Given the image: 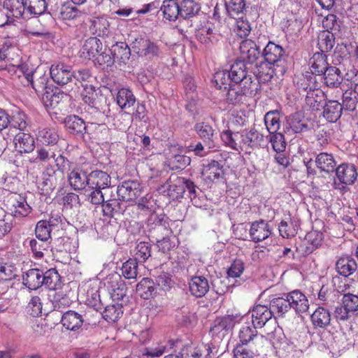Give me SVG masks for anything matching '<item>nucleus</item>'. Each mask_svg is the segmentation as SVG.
<instances>
[{"mask_svg":"<svg viewBox=\"0 0 358 358\" xmlns=\"http://www.w3.org/2000/svg\"><path fill=\"white\" fill-rule=\"evenodd\" d=\"M358 312V295L344 293L341 303L335 308L334 316L338 323L348 321Z\"/></svg>","mask_w":358,"mask_h":358,"instance_id":"nucleus-1","label":"nucleus"},{"mask_svg":"<svg viewBox=\"0 0 358 358\" xmlns=\"http://www.w3.org/2000/svg\"><path fill=\"white\" fill-rule=\"evenodd\" d=\"M224 169L221 162L212 159L203 165L201 177L208 185L219 182L224 178Z\"/></svg>","mask_w":358,"mask_h":358,"instance_id":"nucleus-2","label":"nucleus"},{"mask_svg":"<svg viewBox=\"0 0 358 358\" xmlns=\"http://www.w3.org/2000/svg\"><path fill=\"white\" fill-rule=\"evenodd\" d=\"M214 345L213 343H190L185 345L180 351L182 358H201L210 357L213 352Z\"/></svg>","mask_w":358,"mask_h":358,"instance_id":"nucleus-3","label":"nucleus"},{"mask_svg":"<svg viewBox=\"0 0 358 358\" xmlns=\"http://www.w3.org/2000/svg\"><path fill=\"white\" fill-rule=\"evenodd\" d=\"M132 50L140 57L149 59L158 57L160 53L158 45L148 38H136L132 43Z\"/></svg>","mask_w":358,"mask_h":358,"instance_id":"nucleus-4","label":"nucleus"},{"mask_svg":"<svg viewBox=\"0 0 358 358\" xmlns=\"http://www.w3.org/2000/svg\"><path fill=\"white\" fill-rule=\"evenodd\" d=\"M143 187L138 180H125L117 187V194L125 201H135L142 193Z\"/></svg>","mask_w":358,"mask_h":358,"instance_id":"nucleus-5","label":"nucleus"},{"mask_svg":"<svg viewBox=\"0 0 358 358\" xmlns=\"http://www.w3.org/2000/svg\"><path fill=\"white\" fill-rule=\"evenodd\" d=\"M238 343L252 345L256 348H262L266 341L263 335L257 334V328L254 325L243 326L238 332Z\"/></svg>","mask_w":358,"mask_h":358,"instance_id":"nucleus-6","label":"nucleus"},{"mask_svg":"<svg viewBox=\"0 0 358 358\" xmlns=\"http://www.w3.org/2000/svg\"><path fill=\"white\" fill-rule=\"evenodd\" d=\"M50 73L53 81L58 85H64L72 82V67L65 63L58 62L52 64Z\"/></svg>","mask_w":358,"mask_h":358,"instance_id":"nucleus-7","label":"nucleus"},{"mask_svg":"<svg viewBox=\"0 0 358 358\" xmlns=\"http://www.w3.org/2000/svg\"><path fill=\"white\" fill-rule=\"evenodd\" d=\"M63 180L57 176L55 170L52 167H47L43 171L41 180L38 183L40 193L43 195L49 194Z\"/></svg>","mask_w":358,"mask_h":358,"instance_id":"nucleus-8","label":"nucleus"},{"mask_svg":"<svg viewBox=\"0 0 358 358\" xmlns=\"http://www.w3.org/2000/svg\"><path fill=\"white\" fill-rule=\"evenodd\" d=\"M7 208L15 217L27 216L31 211L26 199L19 194L12 195L7 201Z\"/></svg>","mask_w":358,"mask_h":358,"instance_id":"nucleus-9","label":"nucleus"},{"mask_svg":"<svg viewBox=\"0 0 358 358\" xmlns=\"http://www.w3.org/2000/svg\"><path fill=\"white\" fill-rule=\"evenodd\" d=\"M323 240V234L316 230L307 233L303 242L299 245L298 250L304 256L308 255L317 249Z\"/></svg>","mask_w":358,"mask_h":358,"instance_id":"nucleus-10","label":"nucleus"},{"mask_svg":"<svg viewBox=\"0 0 358 358\" xmlns=\"http://www.w3.org/2000/svg\"><path fill=\"white\" fill-rule=\"evenodd\" d=\"M286 294L290 308H293L296 313L301 314L308 310L309 301L302 291L296 289L286 293Z\"/></svg>","mask_w":358,"mask_h":358,"instance_id":"nucleus-11","label":"nucleus"},{"mask_svg":"<svg viewBox=\"0 0 358 358\" xmlns=\"http://www.w3.org/2000/svg\"><path fill=\"white\" fill-rule=\"evenodd\" d=\"M242 61L248 64L255 62L260 55V50L255 42L250 39L243 40L239 47Z\"/></svg>","mask_w":358,"mask_h":358,"instance_id":"nucleus-12","label":"nucleus"},{"mask_svg":"<svg viewBox=\"0 0 358 358\" xmlns=\"http://www.w3.org/2000/svg\"><path fill=\"white\" fill-rule=\"evenodd\" d=\"M271 228L270 224L265 220L253 222L250 229V236L255 243L261 242L270 236Z\"/></svg>","mask_w":358,"mask_h":358,"instance_id":"nucleus-13","label":"nucleus"},{"mask_svg":"<svg viewBox=\"0 0 358 358\" xmlns=\"http://www.w3.org/2000/svg\"><path fill=\"white\" fill-rule=\"evenodd\" d=\"M196 37L201 43L210 48L221 39L222 36L214 28L205 25L197 30Z\"/></svg>","mask_w":358,"mask_h":358,"instance_id":"nucleus-14","label":"nucleus"},{"mask_svg":"<svg viewBox=\"0 0 358 358\" xmlns=\"http://www.w3.org/2000/svg\"><path fill=\"white\" fill-rule=\"evenodd\" d=\"M85 134L100 143L106 142L110 135V129L106 124L87 122Z\"/></svg>","mask_w":358,"mask_h":358,"instance_id":"nucleus-15","label":"nucleus"},{"mask_svg":"<svg viewBox=\"0 0 358 358\" xmlns=\"http://www.w3.org/2000/svg\"><path fill=\"white\" fill-rule=\"evenodd\" d=\"M102 50V42L97 37H90L85 41L82 47L81 57L87 59H95Z\"/></svg>","mask_w":358,"mask_h":358,"instance_id":"nucleus-16","label":"nucleus"},{"mask_svg":"<svg viewBox=\"0 0 358 358\" xmlns=\"http://www.w3.org/2000/svg\"><path fill=\"white\" fill-rule=\"evenodd\" d=\"M270 308L264 305H257L252 310V322L256 328L263 327L272 318Z\"/></svg>","mask_w":358,"mask_h":358,"instance_id":"nucleus-17","label":"nucleus"},{"mask_svg":"<svg viewBox=\"0 0 358 358\" xmlns=\"http://www.w3.org/2000/svg\"><path fill=\"white\" fill-rule=\"evenodd\" d=\"M195 131L199 136L209 149L214 147L216 133L215 129L209 124L202 122H198L194 126Z\"/></svg>","mask_w":358,"mask_h":358,"instance_id":"nucleus-18","label":"nucleus"},{"mask_svg":"<svg viewBox=\"0 0 358 358\" xmlns=\"http://www.w3.org/2000/svg\"><path fill=\"white\" fill-rule=\"evenodd\" d=\"M110 185V176L103 171H93L88 174V187L103 189Z\"/></svg>","mask_w":358,"mask_h":358,"instance_id":"nucleus-19","label":"nucleus"},{"mask_svg":"<svg viewBox=\"0 0 358 358\" xmlns=\"http://www.w3.org/2000/svg\"><path fill=\"white\" fill-rule=\"evenodd\" d=\"M3 8L9 17L26 18V3L24 0H4Z\"/></svg>","mask_w":358,"mask_h":358,"instance_id":"nucleus-20","label":"nucleus"},{"mask_svg":"<svg viewBox=\"0 0 358 358\" xmlns=\"http://www.w3.org/2000/svg\"><path fill=\"white\" fill-rule=\"evenodd\" d=\"M189 288L191 294L197 297L204 296L209 291V283L206 278L203 276H194L189 282Z\"/></svg>","mask_w":358,"mask_h":358,"instance_id":"nucleus-21","label":"nucleus"},{"mask_svg":"<svg viewBox=\"0 0 358 358\" xmlns=\"http://www.w3.org/2000/svg\"><path fill=\"white\" fill-rule=\"evenodd\" d=\"M336 174L338 180L345 185H352L357 177L355 166L352 164H341L336 169Z\"/></svg>","mask_w":358,"mask_h":358,"instance_id":"nucleus-22","label":"nucleus"},{"mask_svg":"<svg viewBox=\"0 0 358 358\" xmlns=\"http://www.w3.org/2000/svg\"><path fill=\"white\" fill-rule=\"evenodd\" d=\"M43 271L38 268L28 270L22 276L23 284L29 289L35 290L43 285Z\"/></svg>","mask_w":358,"mask_h":358,"instance_id":"nucleus-23","label":"nucleus"},{"mask_svg":"<svg viewBox=\"0 0 358 358\" xmlns=\"http://www.w3.org/2000/svg\"><path fill=\"white\" fill-rule=\"evenodd\" d=\"M14 143L16 150L20 153H29L35 148L34 138L29 134L24 132H19L15 135Z\"/></svg>","mask_w":358,"mask_h":358,"instance_id":"nucleus-24","label":"nucleus"},{"mask_svg":"<svg viewBox=\"0 0 358 358\" xmlns=\"http://www.w3.org/2000/svg\"><path fill=\"white\" fill-rule=\"evenodd\" d=\"M308 129V124L303 115L299 112L294 113L287 117L286 129L294 134L303 132Z\"/></svg>","mask_w":358,"mask_h":358,"instance_id":"nucleus-25","label":"nucleus"},{"mask_svg":"<svg viewBox=\"0 0 358 358\" xmlns=\"http://www.w3.org/2000/svg\"><path fill=\"white\" fill-rule=\"evenodd\" d=\"M357 268V264L350 256L341 257L336 263V270L344 277H348L354 273Z\"/></svg>","mask_w":358,"mask_h":358,"instance_id":"nucleus-26","label":"nucleus"},{"mask_svg":"<svg viewBox=\"0 0 358 358\" xmlns=\"http://www.w3.org/2000/svg\"><path fill=\"white\" fill-rule=\"evenodd\" d=\"M83 316L74 310H68L65 312L61 320V322L67 330L76 331L80 329L83 324Z\"/></svg>","mask_w":358,"mask_h":358,"instance_id":"nucleus-27","label":"nucleus"},{"mask_svg":"<svg viewBox=\"0 0 358 358\" xmlns=\"http://www.w3.org/2000/svg\"><path fill=\"white\" fill-rule=\"evenodd\" d=\"M324 76V83L329 87L337 88L343 81L341 70L334 66H329L322 73Z\"/></svg>","mask_w":358,"mask_h":358,"instance_id":"nucleus-28","label":"nucleus"},{"mask_svg":"<svg viewBox=\"0 0 358 358\" xmlns=\"http://www.w3.org/2000/svg\"><path fill=\"white\" fill-rule=\"evenodd\" d=\"M69 181L75 190H82L88 186V175L80 169H74L69 175Z\"/></svg>","mask_w":358,"mask_h":358,"instance_id":"nucleus-29","label":"nucleus"},{"mask_svg":"<svg viewBox=\"0 0 358 358\" xmlns=\"http://www.w3.org/2000/svg\"><path fill=\"white\" fill-rule=\"evenodd\" d=\"M273 66L274 64L265 60L260 62L259 64L256 65L254 72L255 78H257L260 83L270 81L275 73Z\"/></svg>","mask_w":358,"mask_h":358,"instance_id":"nucleus-30","label":"nucleus"},{"mask_svg":"<svg viewBox=\"0 0 358 358\" xmlns=\"http://www.w3.org/2000/svg\"><path fill=\"white\" fill-rule=\"evenodd\" d=\"M243 131V146L245 152H250V150L258 148L263 141V136L259 133L255 128L250 130L244 129Z\"/></svg>","mask_w":358,"mask_h":358,"instance_id":"nucleus-31","label":"nucleus"},{"mask_svg":"<svg viewBox=\"0 0 358 358\" xmlns=\"http://www.w3.org/2000/svg\"><path fill=\"white\" fill-rule=\"evenodd\" d=\"M343 106L335 100H329L324 106L323 116L329 122H336L341 116Z\"/></svg>","mask_w":358,"mask_h":358,"instance_id":"nucleus-32","label":"nucleus"},{"mask_svg":"<svg viewBox=\"0 0 358 358\" xmlns=\"http://www.w3.org/2000/svg\"><path fill=\"white\" fill-rule=\"evenodd\" d=\"M64 126L66 130L73 134H85L87 124L77 115H69L65 118Z\"/></svg>","mask_w":358,"mask_h":358,"instance_id":"nucleus-33","label":"nucleus"},{"mask_svg":"<svg viewBox=\"0 0 358 358\" xmlns=\"http://www.w3.org/2000/svg\"><path fill=\"white\" fill-rule=\"evenodd\" d=\"M282 48L273 42H269L264 50V60L275 65L283 56Z\"/></svg>","mask_w":358,"mask_h":358,"instance_id":"nucleus-34","label":"nucleus"},{"mask_svg":"<svg viewBox=\"0 0 358 358\" xmlns=\"http://www.w3.org/2000/svg\"><path fill=\"white\" fill-rule=\"evenodd\" d=\"M283 296L274 297L270 301L269 308L273 315L282 316L290 309V305L287 298V294H284Z\"/></svg>","mask_w":358,"mask_h":358,"instance_id":"nucleus-35","label":"nucleus"},{"mask_svg":"<svg viewBox=\"0 0 358 358\" xmlns=\"http://www.w3.org/2000/svg\"><path fill=\"white\" fill-rule=\"evenodd\" d=\"M313 73L322 75L329 64L327 62V57L323 52H315L309 60Z\"/></svg>","mask_w":358,"mask_h":358,"instance_id":"nucleus-36","label":"nucleus"},{"mask_svg":"<svg viewBox=\"0 0 358 358\" xmlns=\"http://www.w3.org/2000/svg\"><path fill=\"white\" fill-rule=\"evenodd\" d=\"M310 319L315 327L325 328L330 324L331 314L327 309L318 307L311 315Z\"/></svg>","mask_w":358,"mask_h":358,"instance_id":"nucleus-37","label":"nucleus"},{"mask_svg":"<svg viewBox=\"0 0 358 358\" xmlns=\"http://www.w3.org/2000/svg\"><path fill=\"white\" fill-rule=\"evenodd\" d=\"M315 164L322 171L327 173L333 172L335 170L336 162L331 154L321 152L316 157Z\"/></svg>","mask_w":358,"mask_h":358,"instance_id":"nucleus-38","label":"nucleus"},{"mask_svg":"<svg viewBox=\"0 0 358 358\" xmlns=\"http://www.w3.org/2000/svg\"><path fill=\"white\" fill-rule=\"evenodd\" d=\"M229 73L232 78V81L234 83H238L241 80H243L245 78H248L250 76L248 75V67L246 62L241 59H236L235 61V62L231 66Z\"/></svg>","mask_w":358,"mask_h":358,"instance_id":"nucleus-39","label":"nucleus"},{"mask_svg":"<svg viewBox=\"0 0 358 358\" xmlns=\"http://www.w3.org/2000/svg\"><path fill=\"white\" fill-rule=\"evenodd\" d=\"M90 30L93 34L101 38L107 37L110 34V23L105 17H95L92 21Z\"/></svg>","mask_w":358,"mask_h":358,"instance_id":"nucleus-40","label":"nucleus"},{"mask_svg":"<svg viewBox=\"0 0 358 358\" xmlns=\"http://www.w3.org/2000/svg\"><path fill=\"white\" fill-rule=\"evenodd\" d=\"M238 85L241 88L243 94L248 98L255 96L261 87L259 81L252 76L245 78Z\"/></svg>","mask_w":358,"mask_h":358,"instance_id":"nucleus-41","label":"nucleus"},{"mask_svg":"<svg viewBox=\"0 0 358 358\" xmlns=\"http://www.w3.org/2000/svg\"><path fill=\"white\" fill-rule=\"evenodd\" d=\"M36 136L38 141L46 145H55L59 140V135L53 128L39 129Z\"/></svg>","mask_w":358,"mask_h":358,"instance_id":"nucleus-42","label":"nucleus"},{"mask_svg":"<svg viewBox=\"0 0 358 358\" xmlns=\"http://www.w3.org/2000/svg\"><path fill=\"white\" fill-rule=\"evenodd\" d=\"M160 9L164 17L169 21H175L180 15L179 3L176 0H164Z\"/></svg>","mask_w":358,"mask_h":358,"instance_id":"nucleus-43","label":"nucleus"},{"mask_svg":"<svg viewBox=\"0 0 358 358\" xmlns=\"http://www.w3.org/2000/svg\"><path fill=\"white\" fill-rule=\"evenodd\" d=\"M108 52L113 55L115 62L124 63L130 57L131 50L125 42H117Z\"/></svg>","mask_w":358,"mask_h":358,"instance_id":"nucleus-44","label":"nucleus"},{"mask_svg":"<svg viewBox=\"0 0 358 358\" xmlns=\"http://www.w3.org/2000/svg\"><path fill=\"white\" fill-rule=\"evenodd\" d=\"M260 348L252 345L237 343L233 350L234 358H254L258 355Z\"/></svg>","mask_w":358,"mask_h":358,"instance_id":"nucleus-45","label":"nucleus"},{"mask_svg":"<svg viewBox=\"0 0 358 358\" xmlns=\"http://www.w3.org/2000/svg\"><path fill=\"white\" fill-rule=\"evenodd\" d=\"M323 101L324 94L320 91H310L306 97V106L313 111H317L324 108Z\"/></svg>","mask_w":358,"mask_h":358,"instance_id":"nucleus-46","label":"nucleus"},{"mask_svg":"<svg viewBox=\"0 0 358 358\" xmlns=\"http://www.w3.org/2000/svg\"><path fill=\"white\" fill-rule=\"evenodd\" d=\"M136 289L142 299H148L155 294V283L152 279L144 278L137 284Z\"/></svg>","mask_w":358,"mask_h":358,"instance_id":"nucleus-47","label":"nucleus"},{"mask_svg":"<svg viewBox=\"0 0 358 358\" xmlns=\"http://www.w3.org/2000/svg\"><path fill=\"white\" fill-rule=\"evenodd\" d=\"M44 285L50 290H57L61 286V277L55 268H51L43 273L41 278Z\"/></svg>","mask_w":358,"mask_h":358,"instance_id":"nucleus-48","label":"nucleus"},{"mask_svg":"<svg viewBox=\"0 0 358 358\" xmlns=\"http://www.w3.org/2000/svg\"><path fill=\"white\" fill-rule=\"evenodd\" d=\"M116 101L120 108L126 109L134 106L136 102V98L131 90L127 88H122L117 92Z\"/></svg>","mask_w":358,"mask_h":358,"instance_id":"nucleus-49","label":"nucleus"},{"mask_svg":"<svg viewBox=\"0 0 358 358\" xmlns=\"http://www.w3.org/2000/svg\"><path fill=\"white\" fill-rule=\"evenodd\" d=\"M227 90L226 99L229 103L237 105L247 101L248 97L243 94V91L238 83L233 84Z\"/></svg>","mask_w":358,"mask_h":358,"instance_id":"nucleus-50","label":"nucleus"},{"mask_svg":"<svg viewBox=\"0 0 358 358\" xmlns=\"http://www.w3.org/2000/svg\"><path fill=\"white\" fill-rule=\"evenodd\" d=\"M232 78L229 71L220 70L215 72L213 83L216 88L227 90L232 85Z\"/></svg>","mask_w":358,"mask_h":358,"instance_id":"nucleus-51","label":"nucleus"},{"mask_svg":"<svg viewBox=\"0 0 358 358\" xmlns=\"http://www.w3.org/2000/svg\"><path fill=\"white\" fill-rule=\"evenodd\" d=\"M178 3L180 15L183 18L195 15L200 9L199 5L194 0H181Z\"/></svg>","mask_w":358,"mask_h":358,"instance_id":"nucleus-52","label":"nucleus"},{"mask_svg":"<svg viewBox=\"0 0 358 358\" xmlns=\"http://www.w3.org/2000/svg\"><path fill=\"white\" fill-rule=\"evenodd\" d=\"M26 16L41 15L44 13L47 9V3L45 0H26Z\"/></svg>","mask_w":358,"mask_h":358,"instance_id":"nucleus-53","label":"nucleus"},{"mask_svg":"<svg viewBox=\"0 0 358 358\" xmlns=\"http://www.w3.org/2000/svg\"><path fill=\"white\" fill-rule=\"evenodd\" d=\"M335 44L334 34L331 31H322L320 34L317 40V47L321 52L331 51Z\"/></svg>","mask_w":358,"mask_h":358,"instance_id":"nucleus-54","label":"nucleus"},{"mask_svg":"<svg viewBox=\"0 0 358 358\" xmlns=\"http://www.w3.org/2000/svg\"><path fill=\"white\" fill-rule=\"evenodd\" d=\"M123 314V307L120 304L108 305L102 313L103 318L108 322H115Z\"/></svg>","mask_w":358,"mask_h":358,"instance_id":"nucleus-55","label":"nucleus"},{"mask_svg":"<svg viewBox=\"0 0 358 358\" xmlns=\"http://www.w3.org/2000/svg\"><path fill=\"white\" fill-rule=\"evenodd\" d=\"M151 256V245L148 242L142 241L135 248L134 258L138 262H145Z\"/></svg>","mask_w":358,"mask_h":358,"instance_id":"nucleus-56","label":"nucleus"},{"mask_svg":"<svg viewBox=\"0 0 358 358\" xmlns=\"http://www.w3.org/2000/svg\"><path fill=\"white\" fill-rule=\"evenodd\" d=\"M278 230L280 236L287 238L294 236L297 233L294 221L290 217L281 220L278 225Z\"/></svg>","mask_w":358,"mask_h":358,"instance_id":"nucleus-57","label":"nucleus"},{"mask_svg":"<svg viewBox=\"0 0 358 358\" xmlns=\"http://www.w3.org/2000/svg\"><path fill=\"white\" fill-rule=\"evenodd\" d=\"M264 123L269 134L278 132L280 127L278 114L275 111H269L264 116Z\"/></svg>","mask_w":358,"mask_h":358,"instance_id":"nucleus-58","label":"nucleus"},{"mask_svg":"<svg viewBox=\"0 0 358 358\" xmlns=\"http://www.w3.org/2000/svg\"><path fill=\"white\" fill-rule=\"evenodd\" d=\"M358 103V92L355 90H347L343 94V109L353 111Z\"/></svg>","mask_w":358,"mask_h":358,"instance_id":"nucleus-59","label":"nucleus"},{"mask_svg":"<svg viewBox=\"0 0 358 358\" xmlns=\"http://www.w3.org/2000/svg\"><path fill=\"white\" fill-rule=\"evenodd\" d=\"M51 227L47 220H40L35 227V234L39 241H47L51 238Z\"/></svg>","mask_w":358,"mask_h":358,"instance_id":"nucleus-60","label":"nucleus"},{"mask_svg":"<svg viewBox=\"0 0 358 358\" xmlns=\"http://www.w3.org/2000/svg\"><path fill=\"white\" fill-rule=\"evenodd\" d=\"M38 72L36 71L34 74L31 81H29L27 83H24V85H30L36 92H41L47 88L48 77L45 74L38 75Z\"/></svg>","mask_w":358,"mask_h":358,"instance_id":"nucleus-61","label":"nucleus"},{"mask_svg":"<svg viewBox=\"0 0 358 358\" xmlns=\"http://www.w3.org/2000/svg\"><path fill=\"white\" fill-rule=\"evenodd\" d=\"M122 275L126 279H135L138 274V262L134 259H129L122 266Z\"/></svg>","mask_w":358,"mask_h":358,"instance_id":"nucleus-62","label":"nucleus"},{"mask_svg":"<svg viewBox=\"0 0 358 358\" xmlns=\"http://www.w3.org/2000/svg\"><path fill=\"white\" fill-rule=\"evenodd\" d=\"M132 122V117L127 112L119 113L114 118L113 124L120 131H125L129 128Z\"/></svg>","mask_w":358,"mask_h":358,"instance_id":"nucleus-63","label":"nucleus"},{"mask_svg":"<svg viewBox=\"0 0 358 358\" xmlns=\"http://www.w3.org/2000/svg\"><path fill=\"white\" fill-rule=\"evenodd\" d=\"M269 141L273 149L277 152H283L286 148L285 136L282 133L276 132L270 134Z\"/></svg>","mask_w":358,"mask_h":358,"instance_id":"nucleus-64","label":"nucleus"}]
</instances>
